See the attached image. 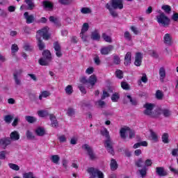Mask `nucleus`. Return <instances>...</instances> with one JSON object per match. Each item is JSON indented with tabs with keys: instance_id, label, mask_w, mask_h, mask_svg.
I'll list each match as a JSON object with an SVG mask.
<instances>
[{
	"instance_id": "nucleus-58",
	"label": "nucleus",
	"mask_w": 178,
	"mask_h": 178,
	"mask_svg": "<svg viewBox=\"0 0 178 178\" xmlns=\"http://www.w3.org/2000/svg\"><path fill=\"white\" fill-rule=\"evenodd\" d=\"M114 63L115 65H119L120 63V58L118 56H114Z\"/></svg>"
},
{
	"instance_id": "nucleus-18",
	"label": "nucleus",
	"mask_w": 178,
	"mask_h": 178,
	"mask_svg": "<svg viewBox=\"0 0 178 178\" xmlns=\"http://www.w3.org/2000/svg\"><path fill=\"white\" fill-rule=\"evenodd\" d=\"M125 66H129L130 63H131V52L129 51L127 53L124 57V62Z\"/></svg>"
},
{
	"instance_id": "nucleus-15",
	"label": "nucleus",
	"mask_w": 178,
	"mask_h": 178,
	"mask_svg": "<svg viewBox=\"0 0 178 178\" xmlns=\"http://www.w3.org/2000/svg\"><path fill=\"white\" fill-rule=\"evenodd\" d=\"M24 19L26 20L27 24H30L34 22V15H29V12H26L24 14Z\"/></svg>"
},
{
	"instance_id": "nucleus-45",
	"label": "nucleus",
	"mask_w": 178,
	"mask_h": 178,
	"mask_svg": "<svg viewBox=\"0 0 178 178\" xmlns=\"http://www.w3.org/2000/svg\"><path fill=\"white\" fill-rule=\"evenodd\" d=\"M17 51H19V47L17 46V44H13L11 47V52L13 55L15 54V52H17Z\"/></svg>"
},
{
	"instance_id": "nucleus-44",
	"label": "nucleus",
	"mask_w": 178,
	"mask_h": 178,
	"mask_svg": "<svg viewBox=\"0 0 178 178\" xmlns=\"http://www.w3.org/2000/svg\"><path fill=\"white\" fill-rule=\"evenodd\" d=\"M81 12L83 15H87L88 13H91V8H82L81 9Z\"/></svg>"
},
{
	"instance_id": "nucleus-14",
	"label": "nucleus",
	"mask_w": 178,
	"mask_h": 178,
	"mask_svg": "<svg viewBox=\"0 0 178 178\" xmlns=\"http://www.w3.org/2000/svg\"><path fill=\"white\" fill-rule=\"evenodd\" d=\"M149 133L150 134L149 140H151L153 141V143H158V140H159V136H158V134H156L152 129H150Z\"/></svg>"
},
{
	"instance_id": "nucleus-39",
	"label": "nucleus",
	"mask_w": 178,
	"mask_h": 178,
	"mask_svg": "<svg viewBox=\"0 0 178 178\" xmlns=\"http://www.w3.org/2000/svg\"><path fill=\"white\" fill-rule=\"evenodd\" d=\"M90 26L88 25V23H84L82 26L81 33H87L88 31Z\"/></svg>"
},
{
	"instance_id": "nucleus-9",
	"label": "nucleus",
	"mask_w": 178,
	"mask_h": 178,
	"mask_svg": "<svg viewBox=\"0 0 178 178\" xmlns=\"http://www.w3.org/2000/svg\"><path fill=\"white\" fill-rule=\"evenodd\" d=\"M141 63H143V54L138 52L135 56V66H141Z\"/></svg>"
},
{
	"instance_id": "nucleus-41",
	"label": "nucleus",
	"mask_w": 178,
	"mask_h": 178,
	"mask_svg": "<svg viewBox=\"0 0 178 178\" xmlns=\"http://www.w3.org/2000/svg\"><path fill=\"white\" fill-rule=\"evenodd\" d=\"M26 134L28 140H34V138H35V136H34V134H33V132L30 131H27Z\"/></svg>"
},
{
	"instance_id": "nucleus-29",
	"label": "nucleus",
	"mask_w": 178,
	"mask_h": 178,
	"mask_svg": "<svg viewBox=\"0 0 178 178\" xmlns=\"http://www.w3.org/2000/svg\"><path fill=\"white\" fill-rule=\"evenodd\" d=\"M22 177L23 178H38V177H35V175H34V173H33V172H24V174H22Z\"/></svg>"
},
{
	"instance_id": "nucleus-37",
	"label": "nucleus",
	"mask_w": 178,
	"mask_h": 178,
	"mask_svg": "<svg viewBox=\"0 0 178 178\" xmlns=\"http://www.w3.org/2000/svg\"><path fill=\"white\" fill-rule=\"evenodd\" d=\"M161 9L165 12V13H170V10H172V8H170V6L169 5H163L161 6Z\"/></svg>"
},
{
	"instance_id": "nucleus-32",
	"label": "nucleus",
	"mask_w": 178,
	"mask_h": 178,
	"mask_svg": "<svg viewBox=\"0 0 178 178\" xmlns=\"http://www.w3.org/2000/svg\"><path fill=\"white\" fill-rule=\"evenodd\" d=\"M25 119L26 122L29 123H35L37 122V118L35 117L30 116V115H26L25 117Z\"/></svg>"
},
{
	"instance_id": "nucleus-12",
	"label": "nucleus",
	"mask_w": 178,
	"mask_h": 178,
	"mask_svg": "<svg viewBox=\"0 0 178 178\" xmlns=\"http://www.w3.org/2000/svg\"><path fill=\"white\" fill-rule=\"evenodd\" d=\"M105 147L109 154H111V155H113V154H115V152L113 151V147L112 146V141H111V139H108L105 142Z\"/></svg>"
},
{
	"instance_id": "nucleus-40",
	"label": "nucleus",
	"mask_w": 178,
	"mask_h": 178,
	"mask_svg": "<svg viewBox=\"0 0 178 178\" xmlns=\"http://www.w3.org/2000/svg\"><path fill=\"white\" fill-rule=\"evenodd\" d=\"M80 37L83 41H87V40H88V34L87 32H81Z\"/></svg>"
},
{
	"instance_id": "nucleus-3",
	"label": "nucleus",
	"mask_w": 178,
	"mask_h": 178,
	"mask_svg": "<svg viewBox=\"0 0 178 178\" xmlns=\"http://www.w3.org/2000/svg\"><path fill=\"white\" fill-rule=\"evenodd\" d=\"M156 19L159 24L163 27H168V26L170 24V19L163 13H161L160 15H157Z\"/></svg>"
},
{
	"instance_id": "nucleus-50",
	"label": "nucleus",
	"mask_w": 178,
	"mask_h": 178,
	"mask_svg": "<svg viewBox=\"0 0 178 178\" xmlns=\"http://www.w3.org/2000/svg\"><path fill=\"white\" fill-rule=\"evenodd\" d=\"M162 113L165 118H168V116L171 115L170 111H169V109H163L162 111Z\"/></svg>"
},
{
	"instance_id": "nucleus-33",
	"label": "nucleus",
	"mask_w": 178,
	"mask_h": 178,
	"mask_svg": "<svg viewBox=\"0 0 178 178\" xmlns=\"http://www.w3.org/2000/svg\"><path fill=\"white\" fill-rule=\"evenodd\" d=\"M49 22H51V23H54V24H56L57 26H60V24L59 22V19L54 17V16H51L49 18Z\"/></svg>"
},
{
	"instance_id": "nucleus-31",
	"label": "nucleus",
	"mask_w": 178,
	"mask_h": 178,
	"mask_svg": "<svg viewBox=\"0 0 178 178\" xmlns=\"http://www.w3.org/2000/svg\"><path fill=\"white\" fill-rule=\"evenodd\" d=\"M110 166L111 170H116V169H118V162H116V160L112 159Z\"/></svg>"
},
{
	"instance_id": "nucleus-62",
	"label": "nucleus",
	"mask_w": 178,
	"mask_h": 178,
	"mask_svg": "<svg viewBox=\"0 0 178 178\" xmlns=\"http://www.w3.org/2000/svg\"><path fill=\"white\" fill-rule=\"evenodd\" d=\"M70 144H72V145H76V144H77V138H72L70 140Z\"/></svg>"
},
{
	"instance_id": "nucleus-43",
	"label": "nucleus",
	"mask_w": 178,
	"mask_h": 178,
	"mask_svg": "<svg viewBox=\"0 0 178 178\" xmlns=\"http://www.w3.org/2000/svg\"><path fill=\"white\" fill-rule=\"evenodd\" d=\"M74 113H75V111L73 108L70 107L67 109V115L68 116H73Z\"/></svg>"
},
{
	"instance_id": "nucleus-47",
	"label": "nucleus",
	"mask_w": 178,
	"mask_h": 178,
	"mask_svg": "<svg viewBox=\"0 0 178 178\" xmlns=\"http://www.w3.org/2000/svg\"><path fill=\"white\" fill-rule=\"evenodd\" d=\"M124 37L125 40H127V41H131V35L130 34V32L129 31L124 32Z\"/></svg>"
},
{
	"instance_id": "nucleus-25",
	"label": "nucleus",
	"mask_w": 178,
	"mask_h": 178,
	"mask_svg": "<svg viewBox=\"0 0 178 178\" xmlns=\"http://www.w3.org/2000/svg\"><path fill=\"white\" fill-rule=\"evenodd\" d=\"M51 162L53 163H55L56 165H58L59 163V161H60V157L58 154L52 155L50 158Z\"/></svg>"
},
{
	"instance_id": "nucleus-34",
	"label": "nucleus",
	"mask_w": 178,
	"mask_h": 178,
	"mask_svg": "<svg viewBox=\"0 0 178 178\" xmlns=\"http://www.w3.org/2000/svg\"><path fill=\"white\" fill-rule=\"evenodd\" d=\"M43 6L46 9H48L49 10H51V9H52V8H54V5H52V3H51L49 1H44Z\"/></svg>"
},
{
	"instance_id": "nucleus-59",
	"label": "nucleus",
	"mask_w": 178,
	"mask_h": 178,
	"mask_svg": "<svg viewBox=\"0 0 178 178\" xmlns=\"http://www.w3.org/2000/svg\"><path fill=\"white\" fill-rule=\"evenodd\" d=\"M23 71H22V70H18L17 71H15L13 74V76L15 77V75L16 74L17 77H20V76H22V73Z\"/></svg>"
},
{
	"instance_id": "nucleus-51",
	"label": "nucleus",
	"mask_w": 178,
	"mask_h": 178,
	"mask_svg": "<svg viewBox=\"0 0 178 178\" xmlns=\"http://www.w3.org/2000/svg\"><path fill=\"white\" fill-rule=\"evenodd\" d=\"M13 119V116L12 115H6L4 118V120L6 123H10Z\"/></svg>"
},
{
	"instance_id": "nucleus-52",
	"label": "nucleus",
	"mask_w": 178,
	"mask_h": 178,
	"mask_svg": "<svg viewBox=\"0 0 178 178\" xmlns=\"http://www.w3.org/2000/svg\"><path fill=\"white\" fill-rule=\"evenodd\" d=\"M119 99V94L115 93L111 97V100L113 102H118V100Z\"/></svg>"
},
{
	"instance_id": "nucleus-61",
	"label": "nucleus",
	"mask_w": 178,
	"mask_h": 178,
	"mask_svg": "<svg viewBox=\"0 0 178 178\" xmlns=\"http://www.w3.org/2000/svg\"><path fill=\"white\" fill-rule=\"evenodd\" d=\"M152 161L151 159H147L145 162V166H152Z\"/></svg>"
},
{
	"instance_id": "nucleus-42",
	"label": "nucleus",
	"mask_w": 178,
	"mask_h": 178,
	"mask_svg": "<svg viewBox=\"0 0 178 178\" xmlns=\"http://www.w3.org/2000/svg\"><path fill=\"white\" fill-rule=\"evenodd\" d=\"M102 38L106 42H112V38H111L109 35H106V33H103Z\"/></svg>"
},
{
	"instance_id": "nucleus-4",
	"label": "nucleus",
	"mask_w": 178,
	"mask_h": 178,
	"mask_svg": "<svg viewBox=\"0 0 178 178\" xmlns=\"http://www.w3.org/2000/svg\"><path fill=\"white\" fill-rule=\"evenodd\" d=\"M42 55L43 57L39 60V63L41 66H48L51 63V52L48 50H44Z\"/></svg>"
},
{
	"instance_id": "nucleus-60",
	"label": "nucleus",
	"mask_w": 178,
	"mask_h": 178,
	"mask_svg": "<svg viewBox=\"0 0 178 178\" xmlns=\"http://www.w3.org/2000/svg\"><path fill=\"white\" fill-rule=\"evenodd\" d=\"M60 143H66V136L65 135H61L58 137Z\"/></svg>"
},
{
	"instance_id": "nucleus-53",
	"label": "nucleus",
	"mask_w": 178,
	"mask_h": 178,
	"mask_svg": "<svg viewBox=\"0 0 178 178\" xmlns=\"http://www.w3.org/2000/svg\"><path fill=\"white\" fill-rule=\"evenodd\" d=\"M121 87L122 88H123V90H129V88H130V86H129V83L127 82H122Z\"/></svg>"
},
{
	"instance_id": "nucleus-56",
	"label": "nucleus",
	"mask_w": 178,
	"mask_h": 178,
	"mask_svg": "<svg viewBox=\"0 0 178 178\" xmlns=\"http://www.w3.org/2000/svg\"><path fill=\"white\" fill-rule=\"evenodd\" d=\"M129 138H134V136H136V132L134 131L129 129V131L128 133Z\"/></svg>"
},
{
	"instance_id": "nucleus-46",
	"label": "nucleus",
	"mask_w": 178,
	"mask_h": 178,
	"mask_svg": "<svg viewBox=\"0 0 178 178\" xmlns=\"http://www.w3.org/2000/svg\"><path fill=\"white\" fill-rule=\"evenodd\" d=\"M101 134H102V136L106 137V138H109V131H108V129H106V128H103V130L101 131Z\"/></svg>"
},
{
	"instance_id": "nucleus-16",
	"label": "nucleus",
	"mask_w": 178,
	"mask_h": 178,
	"mask_svg": "<svg viewBox=\"0 0 178 178\" xmlns=\"http://www.w3.org/2000/svg\"><path fill=\"white\" fill-rule=\"evenodd\" d=\"M113 49V47L112 45H108L107 47H102L100 50L102 55H108L111 51Z\"/></svg>"
},
{
	"instance_id": "nucleus-11",
	"label": "nucleus",
	"mask_w": 178,
	"mask_h": 178,
	"mask_svg": "<svg viewBox=\"0 0 178 178\" xmlns=\"http://www.w3.org/2000/svg\"><path fill=\"white\" fill-rule=\"evenodd\" d=\"M10 144V140L9 138H4L0 140V147L2 149H6L8 145Z\"/></svg>"
},
{
	"instance_id": "nucleus-23",
	"label": "nucleus",
	"mask_w": 178,
	"mask_h": 178,
	"mask_svg": "<svg viewBox=\"0 0 178 178\" xmlns=\"http://www.w3.org/2000/svg\"><path fill=\"white\" fill-rule=\"evenodd\" d=\"M91 38L95 41H99V40L101 38V35H99L98 31H94L92 32Z\"/></svg>"
},
{
	"instance_id": "nucleus-13",
	"label": "nucleus",
	"mask_w": 178,
	"mask_h": 178,
	"mask_svg": "<svg viewBox=\"0 0 178 178\" xmlns=\"http://www.w3.org/2000/svg\"><path fill=\"white\" fill-rule=\"evenodd\" d=\"M130 131V128L127 127H124L121 128L120 131V135L121 138H123L124 140L126 138L127 136H129V132Z\"/></svg>"
},
{
	"instance_id": "nucleus-2",
	"label": "nucleus",
	"mask_w": 178,
	"mask_h": 178,
	"mask_svg": "<svg viewBox=\"0 0 178 178\" xmlns=\"http://www.w3.org/2000/svg\"><path fill=\"white\" fill-rule=\"evenodd\" d=\"M49 30V28L48 26H45L44 28L42 29L41 30H39L37 32L36 38L38 41V45L39 47V49L40 51H42L44 48H45V44L42 42L41 40V37H43V40H48L49 38H51V34L48 32Z\"/></svg>"
},
{
	"instance_id": "nucleus-54",
	"label": "nucleus",
	"mask_w": 178,
	"mask_h": 178,
	"mask_svg": "<svg viewBox=\"0 0 178 178\" xmlns=\"http://www.w3.org/2000/svg\"><path fill=\"white\" fill-rule=\"evenodd\" d=\"M92 73H94V67H89L88 68L86 69V74H92Z\"/></svg>"
},
{
	"instance_id": "nucleus-24",
	"label": "nucleus",
	"mask_w": 178,
	"mask_h": 178,
	"mask_svg": "<svg viewBox=\"0 0 178 178\" xmlns=\"http://www.w3.org/2000/svg\"><path fill=\"white\" fill-rule=\"evenodd\" d=\"M51 95V92L49 91L44 90L40 92L39 95V99H42V98H48Z\"/></svg>"
},
{
	"instance_id": "nucleus-19",
	"label": "nucleus",
	"mask_w": 178,
	"mask_h": 178,
	"mask_svg": "<svg viewBox=\"0 0 178 178\" xmlns=\"http://www.w3.org/2000/svg\"><path fill=\"white\" fill-rule=\"evenodd\" d=\"M164 44L166 45H172V35L169 33H166L164 35Z\"/></svg>"
},
{
	"instance_id": "nucleus-36",
	"label": "nucleus",
	"mask_w": 178,
	"mask_h": 178,
	"mask_svg": "<svg viewBox=\"0 0 178 178\" xmlns=\"http://www.w3.org/2000/svg\"><path fill=\"white\" fill-rule=\"evenodd\" d=\"M141 81L142 83H147L148 81V78H147V74H143L140 80L138 81V86H141Z\"/></svg>"
},
{
	"instance_id": "nucleus-17",
	"label": "nucleus",
	"mask_w": 178,
	"mask_h": 178,
	"mask_svg": "<svg viewBox=\"0 0 178 178\" xmlns=\"http://www.w3.org/2000/svg\"><path fill=\"white\" fill-rule=\"evenodd\" d=\"M156 172L159 176H168V172L163 167H157L156 168Z\"/></svg>"
},
{
	"instance_id": "nucleus-55",
	"label": "nucleus",
	"mask_w": 178,
	"mask_h": 178,
	"mask_svg": "<svg viewBox=\"0 0 178 178\" xmlns=\"http://www.w3.org/2000/svg\"><path fill=\"white\" fill-rule=\"evenodd\" d=\"M6 154H8L6 151L0 152V159H5L6 158Z\"/></svg>"
},
{
	"instance_id": "nucleus-5",
	"label": "nucleus",
	"mask_w": 178,
	"mask_h": 178,
	"mask_svg": "<svg viewBox=\"0 0 178 178\" xmlns=\"http://www.w3.org/2000/svg\"><path fill=\"white\" fill-rule=\"evenodd\" d=\"M97 76L95 75H91L89 79H87L86 76H82L80 79L81 83H83V84H86V86H88L90 87H94L95 86V83H97Z\"/></svg>"
},
{
	"instance_id": "nucleus-49",
	"label": "nucleus",
	"mask_w": 178,
	"mask_h": 178,
	"mask_svg": "<svg viewBox=\"0 0 178 178\" xmlns=\"http://www.w3.org/2000/svg\"><path fill=\"white\" fill-rule=\"evenodd\" d=\"M115 76L118 79H123V72L122 70H118L115 72Z\"/></svg>"
},
{
	"instance_id": "nucleus-8",
	"label": "nucleus",
	"mask_w": 178,
	"mask_h": 178,
	"mask_svg": "<svg viewBox=\"0 0 178 178\" xmlns=\"http://www.w3.org/2000/svg\"><path fill=\"white\" fill-rule=\"evenodd\" d=\"M82 148L83 149H85V151H87L88 155H89L90 159H95V158H97L95 154H94V152L92 151V149L88 145H83Z\"/></svg>"
},
{
	"instance_id": "nucleus-28",
	"label": "nucleus",
	"mask_w": 178,
	"mask_h": 178,
	"mask_svg": "<svg viewBox=\"0 0 178 178\" xmlns=\"http://www.w3.org/2000/svg\"><path fill=\"white\" fill-rule=\"evenodd\" d=\"M38 115L40 116V118H47V116L49 115V113H48V111L46 110H40L38 111Z\"/></svg>"
},
{
	"instance_id": "nucleus-30",
	"label": "nucleus",
	"mask_w": 178,
	"mask_h": 178,
	"mask_svg": "<svg viewBox=\"0 0 178 178\" xmlns=\"http://www.w3.org/2000/svg\"><path fill=\"white\" fill-rule=\"evenodd\" d=\"M161 140L164 144H169V134L164 133L161 136Z\"/></svg>"
},
{
	"instance_id": "nucleus-63",
	"label": "nucleus",
	"mask_w": 178,
	"mask_h": 178,
	"mask_svg": "<svg viewBox=\"0 0 178 178\" xmlns=\"http://www.w3.org/2000/svg\"><path fill=\"white\" fill-rule=\"evenodd\" d=\"M54 49L55 51H60V45H59V43L58 42L54 43Z\"/></svg>"
},
{
	"instance_id": "nucleus-7",
	"label": "nucleus",
	"mask_w": 178,
	"mask_h": 178,
	"mask_svg": "<svg viewBox=\"0 0 178 178\" xmlns=\"http://www.w3.org/2000/svg\"><path fill=\"white\" fill-rule=\"evenodd\" d=\"M144 108H145L144 111L145 115L151 116V118H156V116H158V113L156 114V113L152 112V109H154V104L147 103L144 105Z\"/></svg>"
},
{
	"instance_id": "nucleus-1",
	"label": "nucleus",
	"mask_w": 178,
	"mask_h": 178,
	"mask_svg": "<svg viewBox=\"0 0 178 178\" xmlns=\"http://www.w3.org/2000/svg\"><path fill=\"white\" fill-rule=\"evenodd\" d=\"M123 8H124L123 0H110L106 4V8H107L113 17H118V12L115 10L118 9L119 10H122Z\"/></svg>"
},
{
	"instance_id": "nucleus-57",
	"label": "nucleus",
	"mask_w": 178,
	"mask_h": 178,
	"mask_svg": "<svg viewBox=\"0 0 178 178\" xmlns=\"http://www.w3.org/2000/svg\"><path fill=\"white\" fill-rule=\"evenodd\" d=\"M136 165L138 166V168H141L143 166V159H139L136 162Z\"/></svg>"
},
{
	"instance_id": "nucleus-38",
	"label": "nucleus",
	"mask_w": 178,
	"mask_h": 178,
	"mask_svg": "<svg viewBox=\"0 0 178 178\" xmlns=\"http://www.w3.org/2000/svg\"><path fill=\"white\" fill-rule=\"evenodd\" d=\"M124 99L129 101L132 105H136L137 102L131 98V96L130 95H126L124 97Z\"/></svg>"
},
{
	"instance_id": "nucleus-48",
	"label": "nucleus",
	"mask_w": 178,
	"mask_h": 178,
	"mask_svg": "<svg viewBox=\"0 0 178 178\" xmlns=\"http://www.w3.org/2000/svg\"><path fill=\"white\" fill-rule=\"evenodd\" d=\"M163 97V93H162V91L157 90L156 92V98H157V99H162Z\"/></svg>"
},
{
	"instance_id": "nucleus-6",
	"label": "nucleus",
	"mask_w": 178,
	"mask_h": 178,
	"mask_svg": "<svg viewBox=\"0 0 178 178\" xmlns=\"http://www.w3.org/2000/svg\"><path fill=\"white\" fill-rule=\"evenodd\" d=\"M88 173H89L90 177L89 178H104V173L101 171H99L97 168H89L87 170Z\"/></svg>"
},
{
	"instance_id": "nucleus-26",
	"label": "nucleus",
	"mask_w": 178,
	"mask_h": 178,
	"mask_svg": "<svg viewBox=\"0 0 178 178\" xmlns=\"http://www.w3.org/2000/svg\"><path fill=\"white\" fill-rule=\"evenodd\" d=\"M24 1H25V3L28 5V9L29 10H33V9H34V8L35 7V5H34V2L33 1V0H24Z\"/></svg>"
},
{
	"instance_id": "nucleus-64",
	"label": "nucleus",
	"mask_w": 178,
	"mask_h": 178,
	"mask_svg": "<svg viewBox=\"0 0 178 178\" xmlns=\"http://www.w3.org/2000/svg\"><path fill=\"white\" fill-rule=\"evenodd\" d=\"M175 92L176 95H178V79L176 80V82H175Z\"/></svg>"
},
{
	"instance_id": "nucleus-35",
	"label": "nucleus",
	"mask_w": 178,
	"mask_h": 178,
	"mask_svg": "<svg viewBox=\"0 0 178 178\" xmlns=\"http://www.w3.org/2000/svg\"><path fill=\"white\" fill-rule=\"evenodd\" d=\"M8 166L10 169H12L13 170L19 171L20 170V167L17 165V164L10 163H8Z\"/></svg>"
},
{
	"instance_id": "nucleus-20",
	"label": "nucleus",
	"mask_w": 178,
	"mask_h": 178,
	"mask_svg": "<svg viewBox=\"0 0 178 178\" xmlns=\"http://www.w3.org/2000/svg\"><path fill=\"white\" fill-rule=\"evenodd\" d=\"M10 140H12L13 141H17V140H19V138H20L19 132L16 131H13L10 134Z\"/></svg>"
},
{
	"instance_id": "nucleus-10",
	"label": "nucleus",
	"mask_w": 178,
	"mask_h": 178,
	"mask_svg": "<svg viewBox=\"0 0 178 178\" xmlns=\"http://www.w3.org/2000/svg\"><path fill=\"white\" fill-rule=\"evenodd\" d=\"M35 134L36 136H38V137H43V136H45L47 134V131L45 130V128L42 127H38L35 129Z\"/></svg>"
},
{
	"instance_id": "nucleus-21",
	"label": "nucleus",
	"mask_w": 178,
	"mask_h": 178,
	"mask_svg": "<svg viewBox=\"0 0 178 178\" xmlns=\"http://www.w3.org/2000/svg\"><path fill=\"white\" fill-rule=\"evenodd\" d=\"M50 120L51 122V127H58V121L56 120V117H55V115L51 114Z\"/></svg>"
},
{
	"instance_id": "nucleus-22",
	"label": "nucleus",
	"mask_w": 178,
	"mask_h": 178,
	"mask_svg": "<svg viewBox=\"0 0 178 178\" xmlns=\"http://www.w3.org/2000/svg\"><path fill=\"white\" fill-rule=\"evenodd\" d=\"M159 76L161 81H163L165 80V77H166V71L165 68L161 67L159 70Z\"/></svg>"
},
{
	"instance_id": "nucleus-27",
	"label": "nucleus",
	"mask_w": 178,
	"mask_h": 178,
	"mask_svg": "<svg viewBox=\"0 0 178 178\" xmlns=\"http://www.w3.org/2000/svg\"><path fill=\"white\" fill-rule=\"evenodd\" d=\"M65 92L67 95H72L73 94V86L67 85L65 88Z\"/></svg>"
}]
</instances>
